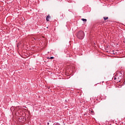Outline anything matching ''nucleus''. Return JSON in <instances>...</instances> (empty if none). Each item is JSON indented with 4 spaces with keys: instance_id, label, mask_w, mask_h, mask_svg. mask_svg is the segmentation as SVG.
Wrapping results in <instances>:
<instances>
[{
    "instance_id": "nucleus-1",
    "label": "nucleus",
    "mask_w": 125,
    "mask_h": 125,
    "mask_svg": "<svg viewBox=\"0 0 125 125\" xmlns=\"http://www.w3.org/2000/svg\"><path fill=\"white\" fill-rule=\"evenodd\" d=\"M77 36L79 40H83L84 38V32L83 30L79 31L77 33Z\"/></svg>"
},
{
    "instance_id": "nucleus-5",
    "label": "nucleus",
    "mask_w": 125,
    "mask_h": 125,
    "mask_svg": "<svg viewBox=\"0 0 125 125\" xmlns=\"http://www.w3.org/2000/svg\"><path fill=\"white\" fill-rule=\"evenodd\" d=\"M53 125H60V124L58 123H54Z\"/></svg>"
},
{
    "instance_id": "nucleus-3",
    "label": "nucleus",
    "mask_w": 125,
    "mask_h": 125,
    "mask_svg": "<svg viewBox=\"0 0 125 125\" xmlns=\"http://www.w3.org/2000/svg\"><path fill=\"white\" fill-rule=\"evenodd\" d=\"M108 17H104V20H107V19H108Z\"/></svg>"
},
{
    "instance_id": "nucleus-7",
    "label": "nucleus",
    "mask_w": 125,
    "mask_h": 125,
    "mask_svg": "<svg viewBox=\"0 0 125 125\" xmlns=\"http://www.w3.org/2000/svg\"><path fill=\"white\" fill-rule=\"evenodd\" d=\"M50 59H54V57H50V58H49Z\"/></svg>"
},
{
    "instance_id": "nucleus-6",
    "label": "nucleus",
    "mask_w": 125,
    "mask_h": 125,
    "mask_svg": "<svg viewBox=\"0 0 125 125\" xmlns=\"http://www.w3.org/2000/svg\"><path fill=\"white\" fill-rule=\"evenodd\" d=\"M61 17H62V18H63V17H64V14L62 13L61 15Z\"/></svg>"
},
{
    "instance_id": "nucleus-9",
    "label": "nucleus",
    "mask_w": 125,
    "mask_h": 125,
    "mask_svg": "<svg viewBox=\"0 0 125 125\" xmlns=\"http://www.w3.org/2000/svg\"><path fill=\"white\" fill-rule=\"evenodd\" d=\"M116 79H117L116 78H114V80H116Z\"/></svg>"
},
{
    "instance_id": "nucleus-2",
    "label": "nucleus",
    "mask_w": 125,
    "mask_h": 125,
    "mask_svg": "<svg viewBox=\"0 0 125 125\" xmlns=\"http://www.w3.org/2000/svg\"><path fill=\"white\" fill-rule=\"evenodd\" d=\"M49 18H50V16H49V15H48L46 18V21H49Z\"/></svg>"
},
{
    "instance_id": "nucleus-4",
    "label": "nucleus",
    "mask_w": 125,
    "mask_h": 125,
    "mask_svg": "<svg viewBox=\"0 0 125 125\" xmlns=\"http://www.w3.org/2000/svg\"><path fill=\"white\" fill-rule=\"evenodd\" d=\"M82 20L83 22H86V19H82Z\"/></svg>"
},
{
    "instance_id": "nucleus-8",
    "label": "nucleus",
    "mask_w": 125,
    "mask_h": 125,
    "mask_svg": "<svg viewBox=\"0 0 125 125\" xmlns=\"http://www.w3.org/2000/svg\"><path fill=\"white\" fill-rule=\"evenodd\" d=\"M34 40H36L37 39H36V38H34Z\"/></svg>"
}]
</instances>
